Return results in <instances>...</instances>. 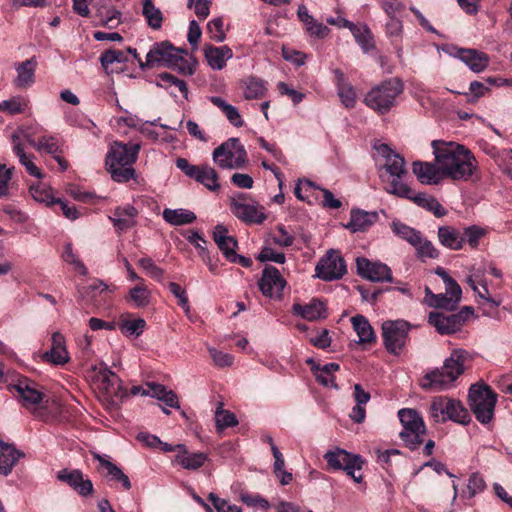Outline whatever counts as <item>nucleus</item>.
Masks as SVG:
<instances>
[{"label":"nucleus","mask_w":512,"mask_h":512,"mask_svg":"<svg viewBox=\"0 0 512 512\" xmlns=\"http://www.w3.org/2000/svg\"><path fill=\"white\" fill-rule=\"evenodd\" d=\"M469 360H471V355L467 350L453 349L440 369L425 374L421 380V387L437 392L450 389L458 377L463 374L465 364Z\"/></svg>","instance_id":"f257e3e1"},{"label":"nucleus","mask_w":512,"mask_h":512,"mask_svg":"<svg viewBox=\"0 0 512 512\" xmlns=\"http://www.w3.org/2000/svg\"><path fill=\"white\" fill-rule=\"evenodd\" d=\"M182 53L187 51L174 47L169 41L156 42L147 53L146 60L139 59V67L146 70L161 65L173 68L184 75H192L194 67L183 58Z\"/></svg>","instance_id":"f03ea898"},{"label":"nucleus","mask_w":512,"mask_h":512,"mask_svg":"<svg viewBox=\"0 0 512 512\" xmlns=\"http://www.w3.org/2000/svg\"><path fill=\"white\" fill-rule=\"evenodd\" d=\"M404 86L399 78H390L373 87L365 96V104L379 114L388 113L395 105Z\"/></svg>","instance_id":"7ed1b4c3"},{"label":"nucleus","mask_w":512,"mask_h":512,"mask_svg":"<svg viewBox=\"0 0 512 512\" xmlns=\"http://www.w3.org/2000/svg\"><path fill=\"white\" fill-rule=\"evenodd\" d=\"M469 407L481 424H489L494 416L496 393L487 385L474 384L468 393Z\"/></svg>","instance_id":"20e7f679"},{"label":"nucleus","mask_w":512,"mask_h":512,"mask_svg":"<svg viewBox=\"0 0 512 512\" xmlns=\"http://www.w3.org/2000/svg\"><path fill=\"white\" fill-rule=\"evenodd\" d=\"M213 161L222 169H241L247 164V151L239 138L232 137L213 150Z\"/></svg>","instance_id":"39448f33"},{"label":"nucleus","mask_w":512,"mask_h":512,"mask_svg":"<svg viewBox=\"0 0 512 512\" xmlns=\"http://www.w3.org/2000/svg\"><path fill=\"white\" fill-rule=\"evenodd\" d=\"M399 420L403 426L400 437L411 450L417 449L423 442L426 433L425 423L421 415L414 409L403 408L398 411Z\"/></svg>","instance_id":"423d86ee"},{"label":"nucleus","mask_w":512,"mask_h":512,"mask_svg":"<svg viewBox=\"0 0 512 512\" xmlns=\"http://www.w3.org/2000/svg\"><path fill=\"white\" fill-rule=\"evenodd\" d=\"M411 325L405 320H387L382 324V337L386 350L398 355L404 348Z\"/></svg>","instance_id":"0eeeda50"},{"label":"nucleus","mask_w":512,"mask_h":512,"mask_svg":"<svg viewBox=\"0 0 512 512\" xmlns=\"http://www.w3.org/2000/svg\"><path fill=\"white\" fill-rule=\"evenodd\" d=\"M324 459L331 469L344 470L355 482L360 483L362 481V475L356 474V470H361L364 464L361 456L337 448L334 451H327Z\"/></svg>","instance_id":"6e6552de"},{"label":"nucleus","mask_w":512,"mask_h":512,"mask_svg":"<svg viewBox=\"0 0 512 512\" xmlns=\"http://www.w3.org/2000/svg\"><path fill=\"white\" fill-rule=\"evenodd\" d=\"M473 314L472 307L465 306L458 313L444 314L441 312H430L428 323L435 327L442 335L453 334L461 329L467 318Z\"/></svg>","instance_id":"1a4fd4ad"},{"label":"nucleus","mask_w":512,"mask_h":512,"mask_svg":"<svg viewBox=\"0 0 512 512\" xmlns=\"http://www.w3.org/2000/svg\"><path fill=\"white\" fill-rule=\"evenodd\" d=\"M383 168L392 177L386 191L402 198L411 197V188L401 181L402 176L406 174L404 158L400 154L392 155L385 161Z\"/></svg>","instance_id":"9d476101"},{"label":"nucleus","mask_w":512,"mask_h":512,"mask_svg":"<svg viewBox=\"0 0 512 512\" xmlns=\"http://www.w3.org/2000/svg\"><path fill=\"white\" fill-rule=\"evenodd\" d=\"M315 272L324 281L341 279L347 272L345 260L339 251L331 249L319 260Z\"/></svg>","instance_id":"9b49d317"},{"label":"nucleus","mask_w":512,"mask_h":512,"mask_svg":"<svg viewBox=\"0 0 512 512\" xmlns=\"http://www.w3.org/2000/svg\"><path fill=\"white\" fill-rule=\"evenodd\" d=\"M433 154L435 155V162L439 166L443 176L448 175L449 171L453 168L465 147L454 142H443L434 140L432 141Z\"/></svg>","instance_id":"f8f14e48"},{"label":"nucleus","mask_w":512,"mask_h":512,"mask_svg":"<svg viewBox=\"0 0 512 512\" xmlns=\"http://www.w3.org/2000/svg\"><path fill=\"white\" fill-rule=\"evenodd\" d=\"M139 150L137 143L114 142L106 155V166H130L137 160Z\"/></svg>","instance_id":"ddd939ff"},{"label":"nucleus","mask_w":512,"mask_h":512,"mask_svg":"<svg viewBox=\"0 0 512 512\" xmlns=\"http://www.w3.org/2000/svg\"><path fill=\"white\" fill-rule=\"evenodd\" d=\"M231 211L238 219L249 224H261L266 219L265 213L259 210L258 205L254 202H247V196L243 193L232 199Z\"/></svg>","instance_id":"4468645a"},{"label":"nucleus","mask_w":512,"mask_h":512,"mask_svg":"<svg viewBox=\"0 0 512 512\" xmlns=\"http://www.w3.org/2000/svg\"><path fill=\"white\" fill-rule=\"evenodd\" d=\"M357 273L372 282H393L392 271L384 263L372 262L367 258L356 259Z\"/></svg>","instance_id":"2eb2a0df"},{"label":"nucleus","mask_w":512,"mask_h":512,"mask_svg":"<svg viewBox=\"0 0 512 512\" xmlns=\"http://www.w3.org/2000/svg\"><path fill=\"white\" fill-rule=\"evenodd\" d=\"M286 281L281 276L279 270L274 266H265L262 271V277L258 282V286L262 294L266 297L279 295Z\"/></svg>","instance_id":"dca6fc26"},{"label":"nucleus","mask_w":512,"mask_h":512,"mask_svg":"<svg viewBox=\"0 0 512 512\" xmlns=\"http://www.w3.org/2000/svg\"><path fill=\"white\" fill-rule=\"evenodd\" d=\"M379 219V212L365 211L362 209H352L350 212V221L345 227L352 233L365 232Z\"/></svg>","instance_id":"f3484780"},{"label":"nucleus","mask_w":512,"mask_h":512,"mask_svg":"<svg viewBox=\"0 0 512 512\" xmlns=\"http://www.w3.org/2000/svg\"><path fill=\"white\" fill-rule=\"evenodd\" d=\"M477 168V161L474 155L467 149L462 153L459 160L454 163L447 177L453 180L467 181Z\"/></svg>","instance_id":"a211bd4d"},{"label":"nucleus","mask_w":512,"mask_h":512,"mask_svg":"<svg viewBox=\"0 0 512 512\" xmlns=\"http://www.w3.org/2000/svg\"><path fill=\"white\" fill-rule=\"evenodd\" d=\"M138 210L127 204L125 206H119L113 211V215L109 216V220L113 223L117 232L122 233L136 225V217Z\"/></svg>","instance_id":"6ab92c4d"},{"label":"nucleus","mask_w":512,"mask_h":512,"mask_svg":"<svg viewBox=\"0 0 512 512\" xmlns=\"http://www.w3.org/2000/svg\"><path fill=\"white\" fill-rule=\"evenodd\" d=\"M25 457V453L18 450L14 444L0 441V474L8 476L17 461Z\"/></svg>","instance_id":"aec40b11"},{"label":"nucleus","mask_w":512,"mask_h":512,"mask_svg":"<svg viewBox=\"0 0 512 512\" xmlns=\"http://www.w3.org/2000/svg\"><path fill=\"white\" fill-rule=\"evenodd\" d=\"M43 359L55 365H63L69 361L65 338L61 333L54 332L52 334L51 348L43 354Z\"/></svg>","instance_id":"412c9836"},{"label":"nucleus","mask_w":512,"mask_h":512,"mask_svg":"<svg viewBox=\"0 0 512 512\" xmlns=\"http://www.w3.org/2000/svg\"><path fill=\"white\" fill-rule=\"evenodd\" d=\"M213 240L227 260L233 256L238 248V241L235 237L228 234L227 227L222 224L214 227Z\"/></svg>","instance_id":"4be33fe9"},{"label":"nucleus","mask_w":512,"mask_h":512,"mask_svg":"<svg viewBox=\"0 0 512 512\" xmlns=\"http://www.w3.org/2000/svg\"><path fill=\"white\" fill-rule=\"evenodd\" d=\"M437 236L440 244L450 250H461L465 244V237L462 232L449 225L438 227Z\"/></svg>","instance_id":"5701e85b"},{"label":"nucleus","mask_w":512,"mask_h":512,"mask_svg":"<svg viewBox=\"0 0 512 512\" xmlns=\"http://www.w3.org/2000/svg\"><path fill=\"white\" fill-rule=\"evenodd\" d=\"M457 57L476 73L483 71L489 64L488 55L476 49L460 48Z\"/></svg>","instance_id":"b1692460"},{"label":"nucleus","mask_w":512,"mask_h":512,"mask_svg":"<svg viewBox=\"0 0 512 512\" xmlns=\"http://www.w3.org/2000/svg\"><path fill=\"white\" fill-rule=\"evenodd\" d=\"M204 55L209 66L214 70H221L225 67L226 61L233 56L232 50L226 46L205 45Z\"/></svg>","instance_id":"393cba45"},{"label":"nucleus","mask_w":512,"mask_h":512,"mask_svg":"<svg viewBox=\"0 0 512 512\" xmlns=\"http://www.w3.org/2000/svg\"><path fill=\"white\" fill-rule=\"evenodd\" d=\"M413 173L422 184H438L441 179L439 166L430 162L415 161L413 163Z\"/></svg>","instance_id":"a878e982"},{"label":"nucleus","mask_w":512,"mask_h":512,"mask_svg":"<svg viewBox=\"0 0 512 512\" xmlns=\"http://www.w3.org/2000/svg\"><path fill=\"white\" fill-rule=\"evenodd\" d=\"M37 62L35 59H27L15 65L17 77L14 80V86L17 88H28L35 81V69Z\"/></svg>","instance_id":"bb28decb"},{"label":"nucleus","mask_w":512,"mask_h":512,"mask_svg":"<svg viewBox=\"0 0 512 512\" xmlns=\"http://www.w3.org/2000/svg\"><path fill=\"white\" fill-rule=\"evenodd\" d=\"M11 389L18 393V397L25 407L37 405L42 401V393L27 379L18 381L17 384L11 386Z\"/></svg>","instance_id":"cd10ccee"},{"label":"nucleus","mask_w":512,"mask_h":512,"mask_svg":"<svg viewBox=\"0 0 512 512\" xmlns=\"http://www.w3.org/2000/svg\"><path fill=\"white\" fill-rule=\"evenodd\" d=\"M354 399L356 402V405L353 407L351 413L349 414V417L355 422V423H362L365 420L366 417V410L365 405L369 402L371 396L370 393L365 391L360 384H355L354 387Z\"/></svg>","instance_id":"c85d7f7f"},{"label":"nucleus","mask_w":512,"mask_h":512,"mask_svg":"<svg viewBox=\"0 0 512 512\" xmlns=\"http://www.w3.org/2000/svg\"><path fill=\"white\" fill-rule=\"evenodd\" d=\"M408 199H411L418 206L428 210L429 212H432L437 218L444 217L447 214V210L435 197L431 195L425 193H418L413 195L411 192V197Z\"/></svg>","instance_id":"c756f323"},{"label":"nucleus","mask_w":512,"mask_h":512,"mask_svg":"<svg viewBox=\"0 0 512 512\" xmlns=\"http://www.w3.org/2000/svg\"><path fill=\"white\" fill-rule=\"evenodd\" d=\"M351 322L355 332L359 337L358 342L360 344H371L376 341L374 330L365 316L356 315L352 317Z\"/></svg>","instance_id":"7c9ffc66"},{"label":"nucleus","mask_w":512,"mask_h":512,"mask_svg":"<svg viewBox=\"0 0 512 512\" xmlns=\"http://www.w3.org/2000/svg\"><path fill=\"white\" fill-rule=\"evenodd\" d=\"M292 309L294 314L309 321H315L325 317L324 304L318 300H313L307 305L294 304Z\"/></svg>","instance_id":"2f4dec72"},{"label":"nucleus","mask_w":512,"mask_h":512,"mask_svg":"<svg viewBox=\"0 0 512 512\" xmlns=\"http://www.w3.org/2000/svg\"><path fill=\"white\" fill-rule=\"evenodd\" d=\"M163 219L171 225L180 226L193 223L196 220L194 212L187 209H164L162 213Z\"/></svg>","instance_id":"473e14b6"},{"label":"nucleus","mask_w":512,"mask_h":512,"mask_svg":"<svg viewBox=\"0 0 512 512\" xmlns=\"http://www.w3.org/2000/svg\"><path fill=\"white\" fill-rule=\"evenodd\" d=\"M96 377L106 394L118 395L117 390L120 389V379L113 371L107 367H101Z\"/></svg>","instance_id":"72a5a7b5"},{"label":"nucleus","mask_w":512,"mask_h":512,"mask_svg":"<svg viewBox=\"0 0 512 512\" xmlns=\"http://www.w3.org/2000/svg\"><path fill=\"white\" fill-rule=\"evenodd\" d=\"M425 303L433 308L454 310L457 307L455 299H451L446 293L434 294L429 287H425Z\"/></svg>","instance_id":"f704fd0d"},{"label":"nucleus","mask_w":512,"mask_h":512,"mask_svg":"<svg viewBox=\"0 0 512 512\" xmlns=\"http://www.w3.org/2000/svg\"><path fill=\"white\" fill-rule=\"evenodd\" d=\"M207 455L202 452L189 453L186 448L176 456V462L185 469L196 470L204 465Z\"/></svg>","instance_id":"c9c22d12"},{"label":"nucleus","mask_w":512,"mask_h":512,"mask_svg":"<svg viewBox=\"0 0 512 512\" xmlns=\"http://www.w3.org/2000/svg\"><path fill=\"white\" fill-rule=\"evenodd\" d=\"M95 459L107 470V475L110 476L111 480L120 482L125 490L131 489L132 485L128 476L116 464L106 460L99 454L95 455Z\"/></svg>","instance_id":"e433bc0d"},{"label":"nucleus","mask_w":512,"mask_h":512,"mask_svg":"<svg viewBox=\"0 0 512 512\" xmlns=\"http://www.w3.org/2000/svg\"><path fill=\"white\" fill-rule=\"evenodd\" d=\"M267 92L266 82L257 77H249L244 81V97L247 100L260 99Z\"/></svg>","instance_id":"4c0bfd02"},{"label":"nucleus","mask_w":512,"mask_h":512,"mask_svg":"<svg viewBox=\"0 0 512 512\" xmlns=\"http://www.w3.org/2000/svg\"><path fill=\"white\" fill-rule=\"evenodd\" d=\"M142 14L148 26L153 30H159L162 27L163 14L161 10L154 5L152 0H143Z\"/></svg>","instance_id":"58836bf2"},{"label":"nucleus","mask_w":512,"mask_h":512,"mask_svg":"<svg viewBox=\"0 0 512 512\" xmlns=\"http://www.w3.org/2000/svg\"><path fill=\"white\" fill-rule=\"evenodd\" d=\"M151 292L141 279L140 282L129 290L128 301L133 302L137 308H144L149 305Z\"/></svg>","instance_id":"ea45409f"},{"label":"nucleus","mask_w":512,"mask_h":512,"mask_svg":"<svg viewBox=\"0 0 512 512\" xmlns=\"http://www.w3.org/2000/svg\"><path fill=\"white\" fill-rule=\"evenodd\" d=\"M194 180L203 184L207 189L216 191L220 188L219 177L216 170L208 165H202Z\"/></svg>","instance_id":"a19ab883"},{"label":"nucleus","mask_w":512,"mask_h":512,"mask_svg":"<svg viewBox=\"0 0 512 512\" xmlns=\"http://www.w3.org/2000/svg\"><path fill=\"white\" fill-rule=\"evenodd\" d=\"M100 63L107 73H112L115 70L111 68L114 63L128 62V55L126 52L117 49H108L100 55Z\"/></svg>","instance_id":"79ce46f5"},{"label":"nucleus","mask_w":512,"mask_h":512,"mask_svg":"<svg viewBox=\"0 0 512 512\" xmlns=\"http://www.w3.org/2000/svg\"><path fill=\"white\" fill-rule=\"evenodd\" d=\"M393 233L399 238L407 241L410 245L416 244L419 240L420 231L402 223L399 220H393L391 223Z\"/></svg>","instance_id":"37998d69"},{"label":"nucleus","mask_w":512,"mask_h":512,"mask_svg":"<svg viewBox=\"0 0 512 512\" xmlns=\"http://www.w3.org/2000/svg\"><path fill=\"white\" fill-rule=\"evenodd\" d=\"M349 30L353 34L356 42L365 52L370 51L374 47L371 31L366 25L358 26L353 23V26H351Z\"/></svg>","instance_id":"c03bdc74"},{"label":"nucleus","mask_w":512,"mask_h":512,"mask_svg":"<svg viewBox=\"0 0 512 512\" xmlns=\"http://www.w3.org/2000/svg\"><path fill=\"white\" fill-rule=\"evenodd\" d=\"M450 414L445 416V419L451 420L455 423H459L462 425H467L471 421V416L469 411L463 406V404L456 399L450 404Z\"/></svg>","instance_id":"a18cd8bd"},{"label":"nucleus","mask_w":512,"mask_h":512,"mask_svg":"<svg viewBox=\"0 0 512 512\" xmlns=\"http://www.w3.org/2000/svg\"><path fill=\"white\" fill-rule=\"evenodd\" d=\"M416 250V255L420 259L431 258L435 259L439 256L438 250L434 247L431 241L423 238L422 234L419 235V240L416 244L412 245Z\"/></svg>","instance_id":"49530a36"},{"label":"nucleus","mask_w":512,"mask_h":512,"mask_svg":"<svg viewBox=\"0 0 512 512\" xmlns=\"http://www.w3.org/2000/svg\"><path fill=\"white\" fill-rule=\"evenodd\" d=\"M30 193L36 201L45 203L48 206L56 202V198L51 194V189L41 182L33 184L30 187Z\"/></svg>","instance_id":"de8ad7c7"},{"label":"nucleus","mask_w":512,"mask_h":512,"mask_svg":"<svg viewBox=\"0 0 512 512\" xmlns=\"http://www.w3.org/2000/svg\"><path fill=\"white\" fill-rule=\"evenodd\" d=\"M0 111L8 114H20L27 108V101L22 96H14L8 100H4L0 103Z\"/></svg>","instance_id":"09e8293b"},{"label":"nucleus","mask_w":512,"mask_h":512,"mask_svg":"<svg viewBox=\"0 0 512 512\" xmlns=\"http://www.w3.org/2000/svg\"><path fill=\"white\" fill-rule=\"evenodd\" d=\"M37 151L55 155L61 152L59 141L52 135H43L37 140Z\"/></svg>","instance_id":"8fccbe9b"},{"label":"nucleus","mask_w":512,"mask_h":512,"mask_svg":"<svg viewBox=\"0 0 512 512\" xmlns=\"http://www.w3.org/2000/svg\"><path fill=\"white\" fill-rule=\"evenodd\" d=\"M337 94L346 108H353L356 103V92L354 87L349 83H342L337 86Z\"/></svg>","instance_id":"3c124183"},{"label":"nucleus","mask_w":512,"mask_h":512,"mask_svg":"<svg viewBox=\"0 0 512 512\" xmlns=\"http://www.w3.org/2000/svg\"><path fill=\"white\" fill-rule=\"evenodd\" d=\"M108 171L111 174V178L119 183H126L136 177L135 169L132 165L108 167Z\"/></svg>","instance_id":"603ef678"},{"label":"nucleus","mask_w":512,"mask_h":512,"mask_svg":"<svg viewBox=\"0 0 512 512\" xmlns=\"http://www.w3.org/2000/svg\"><path fill=\"white\" fill-rule=\"evenodd\" d=\"M146 326V322L142 318H138L135 320H122L119 324V328L123 334L139 336L142 334L144 328Z\"/></svg>","instance_id":"864d4df0"},{"label":"nucleus","mask_w":512,"mask_h":512,"mask_svg":"<svg viewBox=\"0 0 512 512\" xmlns=\"http://www.w3.org/2000/svg\"><path fill=\"white\" fill-rule=\"evenodd\" d=\"M485 233V229L477 225H471L464 228L462 236L465 237V243H468L472 249H475L478 247L479 241L485 235Z\"/></svg>","instance_id":"5fc2aeb1"},{"label":"nucleus","mask_w":512,"mask_h":512,"mask_svg":"<svg viewBox=\"0 0 512 512\" xmlns=\"http://www.w3.org/2000/svg\"><path fill=\"white\" fill-rule=\"evenodd\" d=\"M62 258L65 262L74 265L75 269L81 274L86 275L87 274V268L83 264L82 261L78 258V256L73 252L72 244L67 243L64 246V251L62 254Z\"/></svg>","instance_id":"6e6d98bb"},{"label":"nucleus","mask_w":512,"mask_h":512,"mask_svg":"<svg viewBox=\"0 0 512 512\" xmlns=\"http://www.w3.org/2000/svg\"><path fill=\"white\" fill-rule=\"evenodd\" d=\"M215 421L218 430H223L227 427L235 426L238 423L234 413L227 410H222L220 408H218L216 411Z\"/></svg>","instance_id":"4d7b16f0"},{"label":"nucleus","mask_w":512,"mask_h":512,"mask_svg":"<svg viewBox=\"0 0 512 512\" xmlns=\"http://www.w3.org/2000/svg\"><path fill=\"white\" fill-rule=\"evenodd\" d=\"M223 26L224 23L221 17L210 20L207 24V30L210 35V38L217 42L224 41L226 34Z\"/></svg>","instance_id":"13d9d810"},{"label":"nucleus","mask_w":512,"mask_h":512,"mask_svg":"<svg viewBox=\"0 0 512 512\" xmlns=\"http://www.w3.org/2000/svg\"><path fill=\"white\" fill-rule=\"evenodd\" d=\"M83 477H84L83 473L77 469L76 470L63 469L57 475V478L60 481L67 483L74 490L78 486V484H80L79 482L82 480Z\"/></svg>","instance_id":"bf43d9fd"},{"label":"nucleus","mask_w":512,"mask_h":512,"mask_svg":"<svg viewBox=\"0 0 512 512\" xmlns=\"http://www.w3.org/2000/svg\"><path fill=\"white\" fill-rule=\"evenodd\" d=\"M312 370L314 371V375L318 383L326 387H334L338 388L335 383V377L329 371H326V368L323 366H313Z\"/></svg>","instance_id":"052dcab7"},{"label":"nucleus","mask_w":512,"mask_h":512,"mask_svg":"<svg viewBox=\"0 0 512 512\" xmlns=\"http://www.w3.org/2000/svg\"><path fill=\"white\" fill-rule=\"evenodd\" d=\"M381 8L389 18H394L405 10V4L400 0H382Z\"/></svg>","instance_id":"680f3d73"},{"label":"nucleus","mask_w":512,"mask_h":512,"mask_svg":"<svg viewBox=\"0 0 512 512\" xmlns=\"http://www.w3.org/2000/svg\"><path fill=\"white\" fill-rule=\"evenodd\" d=\"M260 262L272 261L278 264L285 263V255L281 252H276L270 247H264L259 255L256 257Z\"/></svg>","instance_id":"e2e57ef3"},{"label":"nucleus","mask_w":512,"mask_h":512,"mask_svg":"<svg viewBox=\"0 0 512 512\" xmlns=\"http://www.w3.org/2000/svg\"><path fill=\"white\" fill-rule=\"evenodd\" d=\"M138 264L152 277L160 279L164 275L163 269L158 267L150 257L139 259Z\"/></svg>","instance_id":"0e129e2a"},{"label":"nucleus","mask_w":512,"mask_h":512,"mask_svg":"<svg viewBox=\"0 0 512 512\" xmlns=\"http://www.w3.org/2000/svg\"><path fill=\"white\" fill-rule=\"evenodd\" d=\"M209 354L218 367H229L233 364L234 358L231 354L223 353L215 348H209Z\"/></svg>","instance_id":"69168bd1"},{"label":"nucleus","mask_w":512,"mask_h":512,"mask_svg":"<svg viewBox=\"0 0 512 512\" xmlns=\"http://www.w3.org/2000/svg\"><path fill=\"white\" fill-rule=\"evenodd\" d=\"M485 486H486V484H485L483 477L478 473H473L469 477V481H468V485H467V488L469 491V497L472 498L477 493L482 492L485 489Z\"/></svg>","instance_id":"338daca9"},{"label":"nucleus","mask_w":512,"mask_h":512,"mask_svg":"<svg viewBox=\"0 0 512 512\" xmlns=\"http://www.w3.org/2000/svg\"><path fill=\"white\" fill-rule=\"evenodd\" d=\"M306 30L311 36L325 38L330 32L329 28L314 18L305 24Z\"/></svg>","instance_id":"774afa93"}]
</instances>
